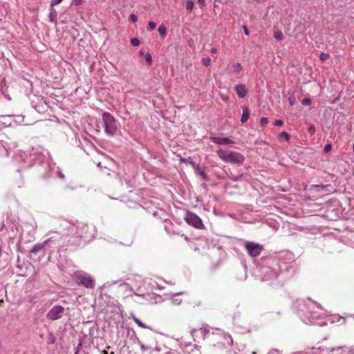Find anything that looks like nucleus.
Returning <instances> with one entry per match:
<instances>
[{
    "instance_id": "f257e3e1",
    "label": "nucleus",
    "mask_w": 354,
    "mask_h": 354,
    "mask_svg": "<svg viewBox=\"0 0 354 354\" xmlns=\"http://www.w3.org/2000/svg\"><path fill=\"white\" fill-rule=\"evenodd\" d=\"M216 155L225 162L232 164H241L245 160V156L236 151L219 149L216 151Z\"/></svg>"
},
{
    "instance_id": "f03ea898",
    "label": "nucleus",
    "mask_w": 354,
    "mask_h": 354,
    "mask_svg": "<svg viewBox=\"0 0 354 354\" xmlns=\"http://www.w3.org/2000/svg\"><path fill=\"white\" fill-rule=\"evenodd\" d=\"M102 119L106 134L109 136H115L118 127V123L114 117L110 113L104 112L102 114Z\"/></svg>"
},
{
    "instance_id": "7ed1b4c3",
    "label": "nucleus",
    "mask_w": 354,
    "mask_h": 354,
    "mask_svg": "<svg viewBox=\"0 0 354 354\" xmlns=\"http://www.w3.org/2000/svg\"><path fill=\"white\" fill-rule=\"evenodd\" d=\"M73 278L78 285H82L86 288H94L95 287V280L89 274L82 270L74 272Z\"/></svg>"
},
{
    "instance_id": "20e7f679",
    "label": "nucleus",
    "mask_w": 354,
    "mask_h": 354,
    "mask_svg": "<svg viewBox=\"0 0 354 354\" xmlns=\"http://www.w3.org/2000/svg\"><path fill=\"white\" fill-rule=\"evenodd\" d=\"M40 149L33 148L32 149L31 153H30L29 158H28V154L26 153H22L19 155V156L23 158V160L25 163L27 164V166H30L33 161H37L38 162H41L43 161L44 155L40 154Z\"/></svg>"
},
{
    "instance_id": "39448f33",
    "label": "nucleus",
    "mask_w": 354,
    "mask_h": 354,
    "mask_svg": "<svg viewBox=\"0 0 354 354\" xmlns=\"http://www.w3.org/2000/svg\"><path fill=\"white\" fill-rule=\"evenodd\" d=\"M248 254L252 257H257L260 255L263 250L262 245L252 241H245L244 243Z\"/></svg>"
},
{
    "instance_id": "423d86ee",
    "label": "nucleus",
    "mask_w": 354,
    "mask_h": 354,
    "mask_svg": "<svg viewBox=\"0 0 354 354\" xmlns=\"http://www.w3.org/2000/svg\"><path fill=\"white\" fill-rule=\"evenodd\" d=\"M185 221L189 225L196 229H203L204 225L201 218L196 214L187 212L185 217Z\"/></svg>"
},
{
    "instance_id": "0eeeda50",
    "label": "nucleus",
    "mask_w": 354,
    "mask_h": 354,
    "mask_svg": "<svg viewBox=\"0 0 354 354\" xmlns=\"http://www.w3.org/2000/svg\"><path fill=\"white\" fill-rule=\"evenodd\" d=\"M64 311L62 306H55L48 311L46 317L50 320H57L63 316Z\"/></svg>"
},
{
    "instance_id": "6e6552de",
    "label": "nucleus",
    "mask_w": 354,
    "mask_h": 354,
    "mask_svg": "<svg viewBox=\"0 0 354 354\" xmlns=\"http://www.w3.org/2000/svg\"><path fill=\"white\" fill-rule=\"evenodd\" d=\"M63 227L64 231L65 232V234H76L77 236H82V234H80L77 232V226L75 223L70 222L68 221H64L61 224Z\"/></svg>"
},
{
    "instance_id": "1a4fd4ad",
    "label": "nucleus",
    "mask_w": 354,
    "mask_h": 354,
    "mask_svg": "<svg viewBox=\"0 0 354 354\" xmlns=\"http://www.w3.org/2000/svg\"><path fill=\"white\" fill-rule=\"evenodd\" d=\"M262 273L263 274L262 280L266 281L273 280L278 276L277 270L270 267L263 268Z\"/></svg>"
},
{
    "instance_id": "9d476101",
    "label": "nucleus",
    "mask_w": 354,
    "mask_h": 354,
    "mask_svg": "<svg viewBox=\"0 0 354 354\" xmlns=\"http://www.w3.org/2000/svg\"><path fill=\"white\" fill-rule=\"evenodd\" d=\"M210 140L219 145L235 144V142L234 140H230L228 138L210 137Z\"/></svg>"
},
{
    "instance_id": "9b49d317",
    "label": "nucleus",
    "mask_w": 354,
    "mask_h": 354,
    "mask_svg": "<svg viewBox=\"0 0 354 354\" xmlns=\"http://www.w3.org/2000/svg\"><path fill=\"white\" fill-rule=\"evenodd\" d=\"M234 89L236 91V93L239 97L243 98L246 96L248 93V89L245 84H236L234 87Z\"/></svg>"
},
{
    "instance_id": "f8f14e48",
    "label": "nucleus",
    "mask_w": 354,
    "mask_h": 354,
    "mask_svg": "<svg viewBox=\"0 0 354 354\" xmlns=\"http://www.w3.org/2000/svg\"><path fill=\"white\" fill-rule=\"evenodd\" d=\"M333 351H341L340 353H336L335 354H354V346H338L337 348H334Z\"/></svg>"
},
{
    "instance_id": "ddd939ff",
    "label": "nucleus",
    "mask_w": 354,
    "mask_h": 354,
    "mask_svg": "<svg viewBox=\"0 0 354 354\" xmlns=\"http://www.w3.org/2000/svg\"><path fill=\"white\" fill-rule=\"evenodd\" d=\"M59 236H52L44 241V245L50 248H55L59 244Z\"/></svg>"
},
{
    "instance_id": "4468645a",
    "label": "nucleus",
    "mask_w": 354,
    "mask_h": 354,
    "mask_svg": "<svg viewBox=\"0 0 354 354\" xmlns=\"http://www.w3.org/2000/svg\"><path fill=\"white\" fill-rule=\"evenodd\" d=\"M250 113L248 107L243 106V113L241 118V122L242 124L246 122L249 118Z\"/></svg>"
},
{
    "instance_id": "2eb2a0df",
    "label": "nucleus",
    "mask_w": 354,
    "mask_h": 354,
    "mask_svg": "<svg viewBox=\"0 0 354 354\" xmlns=\"http://www.w3.org/2000/svg\"><path fill=\"white\" fill-rule=\"evenodd\" d=\"M57 12L55 10V9L50 7V13H49L50 21L56 24L57 23Z\"/></svg>"
},
{
    "instance_id": "dca6fc26",
    "label": "nucleus",
    "mask_w": 354,
    "mask_h": 354,
    "mask_svg": "<svg viewBox=\"0 0 354 354\" xmlns=\"http://www.w3.org/2000/svg\"><path fill=\"white\" fill-rule=\"evenodd\" d=\"M44 246H45L44 243L37 244L31 248L30 252H31V253H32L34 254H37L39 251L43 250Z\"/></svg>"
},
{
    "instance_id": "f3484780",
    "label": "nucleus",
    "mask_w": 354,
    "mask_h": 354,
    "mask_svg": "<svg viewBox=\"0 0 354 354\" xmlns=\"http://www.w3.org/2000/svg\"><path fill=\"white\" fill-rule=\"evenodd\" d=\"M279 140L280 142L288 141L290 140V136L287 132L283 131L279 134Z\"/></svg>"
},
{
    "instance_id": "a211bd4d",
    "label": "nucleus",
    "mask_w": 354,
    "mask_h": 354,
    "mask_svg": "<svg viewBox=\"0 0 354 354\" xmlns=\"http://www.w3.org/2000/svg\"><path fill=\"white\" fill-rule=\"evenodd\" d=\"M55 342V337L54 335L49 332L48 335L46 336V343L48 345L53 344Z\"/></svg>"
},
{
    "instance_id": "6ab92c4d",
    "label": "nucleus",
    "mask_w": 354,
    "mask_h": 354,
    "mask_svg": "<svg viewBox=\"0 0 354 354\" xmlns=\"http://www.w3.org/2000/svg\"><path fill=\"white\" fill-rule=\"evenodd\" d=\"M232 70L234 73L239 74L242 70V66L240 63L234 64L232 66Z\"/></svg>"
},
{
    "instance_id": "aec40b11",
    "label": "nucleus",
    "mask_w": 354,
    "mask_h": 354,
    "mask_svg": "<svg viewBox=\"0 0 354 354\" xmlns=\"http://www.w3.org/2000/svg\"><path fill=\"white\" fill-rule=\"evenodd\" d=\"M158 31L160 36L165 37L167 34V27L164 24L159 26Z\"/></svg>"
},
{
    "instance_id": "412c9836",
    "label": "nucleus",
    "mask_w": 354,
    "mask_h": 354,
    "mask_svg": "<svg viewBox=\"0 0 354 354\" xmlns=\"http://www.w3.org/2000/svg\"><path fill=\"white\" fill-rule=\"evenodd\" d=\"M283 34L281 31L279 30H276L274 32V37L278 40V41H281L283 39Z\"/></svg>"
},
{
    "instance_id": "4be33fe9",
    "label": "nucleus",
    "mask_w": 354,
    "mask_h": 354,
    "mask_svg": "<svg viewBox=\"0 0 354 354\" xmlns=\"http://www.w3.org/2000/svg\"><path fill=\"white\" fill-rule=\"evenodd\" d=\"M133 320L141 328H148L149 327L146 326L144 323H142L139 319H138L135 316H132Z\"/></svg>"
},
{
    "instance_id": "5701e85b",
    "label": "nucleus",
    "mask_w": 354,
    "mask_h": 354,
    "mask_svg": "<svg viewBox=\"0 0 354 354\" xmlns=\"http://www.w3.org/2000/svg\"><path fill=\"white\" fill-rule=\"evenodd\" d=\"M194 6V3L192 0H187L186 3V9L187 10H192Z\"/></svg>"
},
{
    "instance_id": "b1692460",
    "label": "nucleus",
    "mask_w": 354,
    "mask_h": 354,
    "mask_svg": "<svg viewBox=\"0 0 354 354\" xmlns=\"http://www.w3.org/2000/svg\"><path fill=\"white\" fill-rule=\"evenodd\" d=\"M172 223H166L165 225V230L167 232V233L169 234H171V233H174V232H173L171 230H172Z\"/></svg>"
},
{
    "instance_id": "393cba45",
    "label": "nucleus",
    "mask_w": 354,
    "mask_h": 354,
    "mask_svg": "<svg viewBox=\"0 0 354 354\" xmlns=\"http://www.w3.org/2000/svg\"><path fill=\"white\" fill-rule=\"evenodd\" d=\"M55 173L58 178H59L62 180L64 179V175L62 174V172L61 171V170L59 169V167L56 168Z\"/></svg>"
},
{
    "instance_id": "a878e982",
    "label": "nucleus",
    "mask_w": 354,
    "mask_h": 354,
    "mask_svg": "<svg viewBox=\"0 0 354 354\" xmlns=\"http://www.w3.org/2000/svg\"><path fill=\"white\" fill-rule=\"evenodd\" d=\"M140 40L138 38H133L131 40V44L133 46H138L140 44Z\"/></svg>"
},
{
    "instance_id": "bb28decb",
    "label": "nucleus",
    "mask_w": 354,
    "mask_h": 354,
    "mask_svg": "<svg viewBox=\"0 0 354 354\" xmlns=\"http://www.w3.org/2000/svg\"><path fill=\"white\" fill-rule=\"evenodd\" d=\"M146 62L149 65L151 64L152 62V56L150 53H147L145 56Z\"/></svg>"
},
{
    "instance_id": "cd10ccee",
    "label": "nucleus",
    "mask_w": 354,
    "mask_h": 354,
    "mask_svg": "<svg viewBox=\"0 0 354 354\" xmlns=\"http://www.w3.org/2000/svg\"><path fill=\"white\" fill-rule=\"evenodd\" d=\"M202 62L205 66H208L210 65L211 59L209 57H205L203 59Z\"/></svg>"
},
{
    "instance_id": "c85d7f7f",
    "label": "nucleus",
    "mask_w": 354,
    "mask_h": 354,
    "mask_svg": "<svg viewBox=\"0 0 354 354\" xmlns=\"http://www.w3.org/2000/svg\"><path fill=\"white\" fill-rule=\"evenodd\" d=\"M329 57V55L327 54V53H322L320 55H319V59L322 60V61H326L328 59Z\"/></svg>"
},
{
    "instance_id": "c756f323",
    "label": "nucleus",
    "mask_w": 354,
    "mask_h": 354,
    "mask_svg": "<svg viewBox=\"0 0 354 354\" xmlns=\"http://www.w3.org/2000/svg\"><path fill=\"white\" fill-rule=\"evenodd\" d=\"M83 2V0H72V2L71 3V6H80Z\"/></svg>"
},
{
    "instance_id": "7c9ffc66",
    "label": "nucleus",
    "mask_w": 354,
    "mask_h": 354,
    "mask_svg": "<svg viewBox=\"0 0 354 354\" xmlns=\"http://www.w3.org/2000/svg\"><path fill=\"white\" fill-rule=\"evenodd\" d=\"M129 20L133 23H136L138 21V17L135 14H131L129 16Z\"/></svg>"
},
{
    "instance_id": "2f4dec72",
    "label": "nucleus",
    "mask_w": 354,
    "mask_h": 354,
    "mask_svg": "<svg viewBox=\"0 0 354 354\" xmlns=\"http://www.w3.org/2000/svg\"><path fill=\"white\" fill-rule=\"evenodd\" d=\"M156 26V24L153 21H149L148 23V29L149 30H152L155 29Z\"/></svg>"
},
{
    "instance_id": "473e14b6",
    "label": "nucleus",
    "mask_w": 354,
    "mask_h": 354,
    "mask_svg": "<svg viewBox=\"0 0 354 354\" xmlns=\"http://www.w3.org/2000/svg\"><path fill=\"white\" fill-rule=\"evenodd\" d=\"M268 123V119L267 118H261L260 120L261 126H265Z\"/></svg>"
},
{
    "instance_id": "72a5a7b5",
    "label": "nucleus",
    "mask_w": 354,
    "mask_h": 354,
    "mask_svg": "<svg viewBox=\"0 0 354 354\" xmlns=\"http://www.w3.org/2000/svg\"><path fill=\"white\" fill-rule=\"evenodd\" d=\"M312 101L310 98H304L302 102H301V104L303 105H310L311 104Z\"/></svg>"
},
{
    "instance_id": "f704fd0d",
    "label": "nucleus",
    "mask_w": 354,
    "mask_h": 354,
    "mask_svg": "<svg viewBox=\"0 0 354 354\" xmlns=\"http://www.w3.org/2000/svg\"><path fill=\"white\" fill-rule=\"evenodd\" d=\"M63 0H51L50 7L53 8L55 6L62 2Z\"/></svg>"
},
{
    "instance_id": "c9c22d12",
    "label": "nucleus",
    "mask_w": 354,
    "mask_h": 354,
    "mask_svg": "<svg viewBox=\"0 0 354 354\" xmlns=\"http://www.w3.org/2000/svg\"><path fill=\"white\" fill-rule=\"evenodd\" d=\"M331 149H332L331 145L330 144H327V145H326L324 146V151L326 153H328L331 150Z\"/></svg>"
},
{
    "instance_id": "e433bc0d",
    "label": "nucleus",
    "mask_w": 354,
    "mask_h": 354,
    "mask_svg": "<svg viewBox=\"0 0 354 354\" xmlns=\"http://www.w3.org/2000/svg\"><path fill=\"white\" fill-rule=\"evenodd\" d=\"M197 1L201 8H203L205 6V0H197Z\"/></svg>"
},
{
    "instance_id": "4c0bfd02",
    "label": "nucleus",
    "mask_w": 354,
    "mask_h": 354,
    "mask_svg": "<svg viewBox=\"0 0 354 354\" xmlns=\"http://www.w3.org/2000/svg\"><path fill=\"white\" fill-rule=\"evenodd\" d=\"M274 126H281L283 124V121L281 120H277L274 122Z\"/></svg>"
},
{
    "instance_id": "58836bf2",
    "label": "nucleus",
    "mask_w": 354,
    "mask_h": 354,
    "mask_svg": "<svg viewBox=\"0 0 354 354\" xmlns=\"http://www.w3.org/2000/svg\"><path fill=\"white\" fill-rule=\"evenodd\" d=\"M243 30H244V33H245V35H249V31H248V29L247 26H245V25H243Z\"/></svg>"
},
{
    "instance_id": "ea45409f",
    "label": "nucleus",
    "mask_w": 354,
    "mask_h": 354,
    "mask_svg": "<svg viewBox=\"0 0 354 354\" xmlns=\"http://www.w3.org/2000/svg\"><path fill=\"white\" fill-rule=\"evenodd\" d=\"M315 131V128L313 125L309 127L308 128V132H310V133H313Z\"/></svg>"
},
{
    "instance_id": "a19ab883",
    "label": "nucleus",
    "mask_w": 354,
    "mask_h": 354,
    "mask_svg": "<svg viewBox=\"0 0 354 354\" xmlns=\"http://www.w3.org/2000/svg\"><path fill=\"white\" fill-rule=\"evenodd\" d=\"M288 100L290 105H294L295 102V99L294 97H290Z\"/></svg>"
},
{
    "instance_id": "79ce46f5",
    "label": "nucleus",
    "mask_w": 354,
    "mask_h": 354,
    "mask_svg": "<svg viewBox=\"0 0 354 354\" xmlns=\"http://www.w3.org/2000/svg\"><path fill=\"white\" fill-rule=\"evenodd\" d=\"M277 353H278V351L276 349H273L270 351L268 354H276Z\"/></svg>"
},
{
    "instance_id": "37998d69",
    "label": "nucleus",
    "mask_w": 354,
    "mask_h": 354,
    "mask_svg": "<svg viewBox=\"0 0 354 354\" xmlns=\"http://www.w3.org/2000/svg\"><path fill=\"white\" fill-rule=\"evenodd\" d=\"M199 174L203 178H206V175L205 174V172L203 171H200L199 172Z\"/></svg>"
},
{
    "instance_id": "c03bdc74",
    "label": "nucleus",
    "mask_w": 354,
    "mask_h": 354,
    "mask_svg": "<svg viewBox=\"0 0 354 354\" xmlns=\"http://www.w3.org/2000/svg\"><path fill=\"white\" fill-rule=\"evenodd\" d=\"M211 52H212V53H216L217 52V50H216V48H212V50H211Z\"/></svg>"
},
{
    "instance_id": "a18cd8bd",
    "label": "nucleus",
    "mask_w": 354,
    "mask_h": 354,
    "mask_svg": "<svg viewBox=\"0 0 354 354\" xmlns=\"http://www.w3.org/2000/svg\"><path fill=\"white\" fill-rule=\"evenodd\" d=\"M120 286H125V287H128V286H129V284H128V283H122V284H120Z\"/></svg>"
},
{
    "instance_id": "49530a36",
    "label": "nucleus",
    "mask_w": 354,
    "mask_h": 354,
    "mask_svg": "<svg viewBox=\"0 0 354 354\" xmlns=\"http://www.w3.org/2000/svg\"><path fill=\"white\" fill-rule=\"evenodd\" d=\"M317 306H318L319 308H322V306L319 304L317 305Z\"/></svg>"
},
{
    "instance_id": "de8ad7c7",
    "label": "nucleus",
    "mask_w": 354,
    "mask_h": 354,
    "mask_svg": "<svg viewBox=\"0 0 354 354\" xmlns=\"http://www.w3.org/2000/svg\"><path fill=\"white\" fill-rule=\"evenodd\" d=\"M190 164L194 165V163L192 161L190 162Z\"/></svg>"
},
{
    "instance_id": "09e8293b",
    "label": "nucleus",
    "mask_w": 354,
    "mask_h": 354,
    "mask_svg": "<svg viewBox=\"0 0 354 354\" xmlns=\"http://www.w3.org/2000/svg\"><path fill=\"white\" fill-rule=\"evenodd\" d=\"M136 295H138V296H140V295L138 294V293H135Z\"/></svg>"
},
{
    "instance_id": "8fccbe9b",
    "label": "nucleus",
    "mask_w": 354,
    "mask_h": 354,
    "mask_svg": "<svg viewBox=\"0 0 354 354\" xmlns=\"http://www.w3.org/2000/svg\"><path fill=\"white\" fill-rule=\"evenodd\" d=\"M252 354H257L255 352H252Z\"/></svg>"
},
{
    "instance_id": "3c124183",
    "label": "nucleus",
    "mask_w": 354,
    "mask_h": 354,
    "mask_svg": "<svg viewBox=\"0 0 354 354\" xmlns=\"http://www.w3.org/2000/svg\"><path fill=\"white\" fill-rule=\"evenodd\" d=\"M353 151H354V144H353Z\"/></svg>"
},
{
    "instance_id": "603ef678",
    "label": "nucleus",
    "mask_w": 354,
    "mask_h": 354,
    "mask_svg": "<svg viewBox=\"0 0 354 354\" xmlns=\"http://www.w3.org/2000/svg\"><path fill=\"white\" fill-rule=\"evenodd\" d=\"M110 354H114V353H113V352H111Z\"/></svg>"
},
{
    "instance_id": "864d4df0",
    "label": "nucleus",
    "mask_w": 354,
    "mask_h": 354,
    "mask_svg": "<svg viewBox=\"0 0 354 354\" xmlns=\"http://www.w3.org/2000/svg\"><path fill=\"white\" fill-rule=\"evenodd\" d=\"M75 354H77V351Z\"/></svg>"
}]
</instances>
